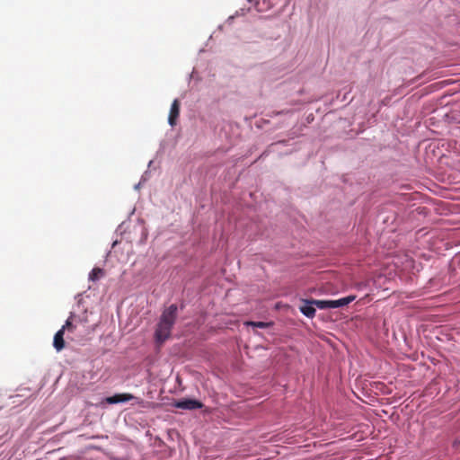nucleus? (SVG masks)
I'll return each instance as SVG.
<instances>
[{
	"instance_id": "423d86ee",
	"label": "nucleus",
	"mask_w": 460,
	"mask_h": 460,
	"mask_svg": "<svg viewBox=\"0 0 460 460\" xmlns=\"http://www.w3.org/2000/svg\"><path fill=\"white\" fill-rule=\"evenodd\" d=\"M314 304L312 301H305L303 305L300 306L301 313L308 318H313L315 314Z\"/></svg>"
},
{
	"instance_id": "1a4fd4ad",
	"label": "nucleus",
	"mask_w": 460,
	"mask_h": 460,
	"mask_svg": "<svg viewBox=\"0 0 460 460\" xmlns=\"http://www.w3.org/2000/svg\"><path fill=\"white\" fill-rule=\"evenodd\" d=\"M313 303L319 309H327V308H329V300H313Z\"/></svg>"
},
{
	"instance_id": "9d476101",
	"label": "nucleus",
	"mask_w": 460,
	"mask_h": 460,
	"mask_svg": "<svg viewBox=\"0 0 460 460\" xmlns=\"http://www.w3.org/2000/svg\"><path fill=\"white\" fill-rule=\"evenodd\" d=\"M71 318L72 317H69L66 321V323L62 326L61 330H64V332L66 330L68 332H74L75 329V326L73 324L72 321H71Z\"/></svg>"
},
{
	"instance_id": "f257e3e1",
	"label": "nucleus",
	"mask_w": 460,
	"mask_h": 460,
	"mask_svg": "<svg viewBox=\"0 0 460 460\" xmlns=\"http://www.w3.org/2000/svg\"><path fill=\"white\" fill-rule=\"evenodd\" d=\"M177 305L172 304L163 312L155 333L157 342L163 343L170 337L177 318Z\"/></svg>"
},
{
	"instance_id": "7ed1b4c3",
	"label": "nucleus",
	"mask_w": 460,
	"mask_h": 460,
	"mask_svg": "<svg viewBox=\"0 0 460 460\" xmlns=\"http://www.w3.org/2000/svg\"><path fill=\"white\" fill-rule=\"evenodd\" d=\"M179 114H180V102H179V100L175 99L172 103L169 117H168V122L172 127L176 125V121L179 117Z\"/></svg>"
},
{
	"instance_id": "39448f33",
	"label": "nucleus",
	"mask_w": 460,
	"mask_h": 460,
	"mask_svg": "<svg viewBox=\"0 0 460 460\" xmlns=\"http://www.w3.org/2000/svg\"><path fill=\"white\" fill-rule=\"evenodd\" d=\"M64 334V330L60 329L54 336L53 346L57 351H61L65 348Z\"/></svg>"
},
{
	"instance_id": "0eeeda50",
	"label": "nucleus",
	"mask_w": 460,
	"mask_h": 460,
	"mask_svg": "<svg viewBox=\"0 0 460 460\" xmlns=\"http://www.w3.org/2000/svg\"><path fill=\"white\" fill-rule=\"evenodd\" d=\"M104 275L103 270L100 268H94L89 274V279L92 281H96L100 279Z\"/></svg>"
},
{
	"instance_id": "f03ea898",
	"label": "nucleus",
	"mask_w": 460,
	"mask_h": 460,
	"mask_svg": "<svg viewBox=\"0 0 460 460\" xmlns=\"http://www.w3.org/2000/svg\"><path fill=\"white\" fill-rule=\"evenodd\" d=\"M176 408L182 410H196L203 407L202 402L195 399H183L173 403Z\"/></svg>"
},
{
	"instance_id": "20e7f679",
	"label": "nucleus",
	"mask_w": 460,
	"mask_h": 460,
	"mask_svg": "<svg viewBox=\"0 0 460 460\" xmlns=\"http://www.w3.org/2000/svg\"><path fill=\"white\" fill-rule=\"evenodd\" d=\"M134 398L131 394H118L106 398V402L110 404L129 402Z\"/></svg>"
},
{
	"instance_id": "6e6552de",
	"label": "nucleus",
	"mask_w": 460,
	"mask_h": 460,
	"mask_svg": "<svg viewBox=\"0 0 460 460\" xmlns=\"http://www.w3.org/2000/svg\"><path fill=\"white\" fill-rule=\"evenodd\" d=\"M246 324L250 325V326H252V327H256V328H268V327L271 326L273 324V323H271V322H269V323H266V322H247Z\"/></svg>"
},
{
	"instance_id": "9b49d317",
	"label": "nucleus",
	"mask_w": 460,
	"mask_h": 460,
	"mask_svg": "<svg viewBox=\"0 0 460 460\" xmlns=\"http://www.w3.org/2000/svg\"><path fill=\"white\" fill-rule=\"evenodd\" d=\"M355 299L354 296H349L347 297L341 298V306L347 305Z\"/></svg>"
},
{
	"instance_id": "f8f14e48",
	"label": "nucleus",
	"mask_w": 460,
	"mask_h": 460,
	"mask_svg": "<svg viewBox=\"0 0 460 460\" xmlns=\"http://www.w3.org/2000/svg\"><path fill=\"white\" fill-rule=\"evenodd\" d=\"M341 307V300H329V308Z\"/></svg>"
}]
</instances>
